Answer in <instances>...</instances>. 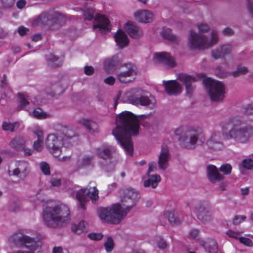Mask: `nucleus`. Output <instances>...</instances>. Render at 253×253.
<instances>
[{"label": "nucleus", "instance_id": "obj_1", "mask_svg": "<svg viewBox=\"0 0 253 253\" xmlns=\"http://www.w3.org/2000/svg\"><path fill=\"white\" fill-rule=\"evenodd\" d=\"M140 196L139 192L133 188L124 190L121 196L122 204L116 203L97 210V215L102 222L111 224L120 223L131 209L138 203Z\"/></svg>", "mask_w": 253, "mask_h": 253}, {"label": "nucleus", "instance_id": "obj_2", "mask_svg": "<svg viewBox=\"0 0 253 253\" xmlns=\"http://www.w3.org/2000/svg\"><path fill=\"white\" fill-rule=\"evenodd\" d=\"M116 127L112 133L127 155L131 156L133 149L131 135L139 132V125L137 117L127 111L120 113L116 119Z\"/></svg>", "mask_w": 253, "mask_h": 253}, {"label": "nucleus", "instance_id": "obj_3", "mask_svg": "<svg viewBox=\"0 0 253 253\" xmlns=\"http://www.w3.org/2000/svg\"><path fill=\"white\" fill-rule=\"evenodd\" d=\"M70 211L63 204L49 203L43 209L44 223L51 228H57L69 220Z\"/></svg>", "mask_w": 253, "mask_h": 253}, {"label": "nucleus", "instance_id": "obj_4", "mask_svg": "<svg viewBox=\"0 0 253 253\" xmlns=\"http://www.w3.org/2000/svg\"><path fill=\"white\" fill-rule=\"evenodd\" d=\"M76 137L71 130H68L64 136L62 140L54 134L47 135L45 141V145L47 149L55 157L59 156L62 152V147H69L74 144Z\"/></svg>", "mask_w": 253, "mask_h": 253}, {"label": "nucleus", "instance_id": "obj_5", "mask_svg": "<svg viewBox=\"0 0 253 253\" xmlns=\"http://www.w3.org/2000/svg\"><path fill=\"white\" fill-rule=\"evenodd\" d=\"M10 245L18 248H25L30 251L18 250L12 253H33L34 252L40 250L41 245L36 241L35 237H31L21 232H18L11 235L8 240Z\"/></svg>", "mask_w": 253, "mask_h": 253}, {"label": "nucleus", "instance_id": "obj_6", "mask_svg": "<svg viewBox=\"0 0 253 253\" xmlns=\"http://www.w3.org/2000/svg\"><path fill=\"white\" fill-rule=\"evenodd\" d=\"M218 40L216 31L213 30L209 36L202 34H197L191 31L188 37V45L191 49H204L217 43Z\"/></svg>", "mask_w": 253, "mask_h": 253}, {"label": "nucleus", "instance_id": "obj_7", "mask_svg": "<svg viewBox=\"0 0 253 253\" xmlns=\"http://www.w3.org/2000/svg\"><path fill=\"white\" fill-rule=\"evenodd\" d=\"M146 92L139 88H133L126 91L123 95V101L135 106H148L153 107L155 106L156 100L154 97H148Z\"/></svg>", "mask_w": 253, "mask_h": 253}, {"label": "nucleus", "instance_id": "obj_8", "mask_svg": "<svg viewBox=\"0 0 253 253\" xmlns=\"http://www.w3.org/2000/svg\"><path fill=\"white\" fill-rule=\"evenodd\" d=\"M205 138L204 131L201 128H197L187 131L184 136L179 137V141L182 148L193 149L197 146L203 145Z\"/></svg>", "mask_w": 253, "mask_h": 253}, {"label": "nucleus", "instance_id": "obj_9", "mask_svg": "<svg viewBox=\"0 0 253 253\" xmlns=\"http://www.w3.org/2000/svg\"><path fill=\"white\" fill-rule=\"evenodd\" d=\"M204 82L212 101L218 102L223 100L225 96V87L221 82L210 78H205Z\"/></svg>", "mask_w": 253, "mask_h": 253}, {"label": "nucleus", "instance_id": "obj_10", "mask_svg": "<svg viewBox=\"0 0 253 253\" xmlns=\"http://www.w3.org/2000/svg\"><path fill=\"white\" fill-rule=\"evenodd\" d=\"M65 21V18L63 15L55 12L50 15L45 13L41 14L33 22L34 25H47L49 28L54 30L58 28L59 26Z\"/></svg>", "mask_w": 253, "mask_h": 253}, {"label": "nucleus", "instance_id": "obj_11", "mask_svg": "<svg viewBox=\"0 0 253 253\" xmlns=\"http://www.w3.org/2000/svg\"><path fill=\"white\" fill-rule=\"evenodd\" d=\"M191 214H195L198 219L203 223L212 220L211 212L206 207L205 203L198 202L192 203L190 206Z\"/></svg>", "mask_w": 253, "mask_h": 253}, {"label": "nucleus", "instance_id": "obj_12", "mask_svg": "<svg viewBox=\"0 0 253 253\" xmlns=\"http://www.w3.org/2000/svg\"><path fill=\"white\" fill-rule=\"evenodd\" d=\"M76 197L80 207L85 209L88 198L92 201H96L98 199V190L94 186L89 189H82L77 191Z\"/></svg>", "mask_w": 253, "mask_h": 253}, {"label": "nucleus", "instance_id": "obj_13", "mask_svg": "<svg viewBox=\"0 0 253 253\" xmlns=\"http://www.w3.org/2000/svg\"><path fill=\"white\" fill-rule=\"evenodd\" d=\"M27 141L21 135H18L11 139L9 143V146L17 151H22L25 156H31L33 154V149L27 147Z\"/></svg>", "mask_w": 253, "mask_h": 253}, {"label": "nucleus", "instance_id": "obj_14", "mask_svg": "<svg viewBox=\"0 0 253 253\" xmlns=\"http://www.w3.org/2000/svg\"><path fill=\"white\" fill-rule=\"evenodd\" d=\"M19 104L22 108H24L26 109L29 113V115L36 119H45L46 118H48L50 117V114L46 113L43 111L42 109L40 108H37L34 109L32 111L30 110V107H28V105L30 106L32 105L33 103H30L28 100L25 98V97L22 95L20 94L19 95Z\"/></svg>", "mask_w": 253, "mask_h": 253}, {"label": "nucleus", "instance_id": "obj_15", "mask_svg": "<svg viewBox=\"0 0 253 253\" xmlns=\"http://www.w3.org/2000/svg\"><path fill=\"white\" fill-rule=\"evenodd\" d=\"M15 167L9 170L11 175L18 178V181L23 180L29 173L30 171V166L26 161H16L14 164Z\"/></svg>", "mask_w": 253, "mask_h": 253}, {"label": "nucleus", "instance_id": "obj_16", "mask_svg": "<svg viewBox=\"0 0 253 253\" xmlns=\"http://www.w3.org/2000/svg\"><path fill=\"white\" fill-rule=\"evenodd\" d=\"M153 58L154 62L161 64L169 68H172L176 65L174 58L167 52H155Z\"/></svg>", "mask_w": 253, "mask_h": 253}, {"label": "nucleus", "instance_id": "obj_17", "mask_svg": "<svg viewBox=\"0 0 253 253\" xmlns=\"http://www.w3.org/2000/svg\"><path fill=\"white\" fill-rule=\"evenodd\" d=\"M93 29L101 33L109 32L111 30V26L109 19L104 15L96 13L94 16Z\"/></svg>", "mask_w": 253, "mask_h": 253}, {"label": "nucleus", "instance_id": "obj_18", "mask_svg": "<svg viewBox=\"0 0 253 253\" xmlns=\"http://www.w3.org/2000/svg\"><path fill=\"white\" fill-rule=\"evenodd\" d=\"M207 147L213 151H221L223 148L221 141V136L219 131L214 130L211 132L210 136L206 141Z\"/></svg>", "mask_w": 253, "mask_h": 253}, {"label": "nucleus", "instance_id": "obj_19", "mask_svg": "<svg viewBox=\"0 0 253 253\" xmlns=\"http://www.w3.org/2000/svg\"><path fill=\"white\" fill-rule=\"evenodd\" d=\"M165 90L169 95H177L182 90V86L177 81H164L163 82Z\"/></svg>", "mask_w": 253, "mask_h": 253}, {"label": "nucleus", "instance_id": "obj_20", "mask_svg": "<svg viewBox=\"0 0 253 253\" xmlns=\"http://www.w3.org/2000/svg\"><path fill=\"white\" fill-rule=\"evenodd\" d=\"M122 61V56L121 54H117L106 58L104 62V68L109 73H112L120 65Z\"/></svg>", "mask_w": 253, "mask_h": 253}, {"label": "nucleus", "instance_id": "obj_21", "mask_svg": "<svg viewBox=\"0 0 253 253\" xmlns=\"http://www.w3.org/2000/svg\"><path fill=\"white\" fill-rule=\"evenodd\" d=\"M127 70L122 71L117 74V78L120 82L123 83H128L132 81L131 77L135 74V67L128 64L126 65Z\"/></svg>", "mask_w": 253, "mask_h": 253}, {"label": "nucleus", "instance_id": "obj_22", "mask_svg": "<svg viewBox=\"0 0 253 253\" xmlns=\"http://www.w3.org/2000/svg\"><path fill=\"white\" fill-rule=\"evenodd\" d=\"M124 28L129 36L133 39H139L143 35L142 30L132 22L127 21L124 25Z\"/></svg>", "mask_w": 253, "mask_h": 253}, {"label": "nucleus", "instance_id": "obj_23", "mask_svg": "<svg viewBox=\"0 0 253 253\" xmlns=\"http://www.w3.org/2000/svg\"><path fill=\"white\" fill-rule=\"evenodd\" d=\"M207 175L208 179L212 183L222 181L224 177L221 174L217 168L214 165H209L207 167Z\"/></svg>", "mask_w": 253, "mask_h": 253}, {"label": "nucleus", "instance_id": "obj_24", "mask_svg": "<svg viewBox=\"0 0 253 253\" xmlns=\"http://www.w3.org/2000/svg\"><path fill=\"white\" fill-rule=\"evenodd\" d=\"M134 16L137 21L143 23H150L154 18L153 12L148 10H138L134 13Z\"/></svg>", "mask_w": 253, "mask_h": 253}, {"label": "nucleus", "instance_id": "obj_25", "mask_svg": "<svg viewBox=\"0 0 253 253\" xmlns=\"http://www.w3.org/2000/svg\"><path fill=\"white\" fill-rule=\"evenodd\" d=\"M177 80L185 84L187 93L190 94L194 89L192 84L196 81V78L187 74H180L177 77Z\"/></svg>", "mask_w": 253, "mask_h": 253}, {"label": "nucleus", "instance_id": "obj_26", "mask_svg": "<svg viewBox=\"0 0 253 253\" xmlns=\"http://www.w3.org/2000/svg\"><path fill=\"white\" fill-rule=\"evenodd\" d=\"M161 180L160 176L159 174H153L147 173L143 177V185L144 187H151L155 188Z\"/></svg>", "mask_w": 253, "mask_h": 253}, {"label": "nucleus", "instance_id": "obj_27", "mask_svg": "<svg viewBox=\"0 0 253 253\" xmlns=\"http://www.w3.org/2000/svg\"><path fill=\"white\" fill-rule=\"evenodd\" d=\"M115 41L120 48H124L127 46L129 42V39L126 33L122 29H119L115 33Z\"/></svg>", "mask_w": 253, "mask_h": 253}, {"label": "nucleus", "instance_id": "obj_28", "mask_svg": "<svg viewBox=\"0 0 253 253\" xmlns=\"http://www.w3.org/2000/svg\"><path fill=\"white\" fill-rule=\"evenodd\" d=\"M164 218H167L169 223L173 225H177L181 223L182 221V218L179 216L177 213L174 211H166L159 217V219L161 221Z\"/></svg>", "mask_w": 253, "mask_h": 253}, {"label": "nucleus", "instance_id": "obj_29", "mask_svg": "<svg viewBox=\"0 0 253 253\" xmlns=\"http://www.w3.org/2000/svg\"><path fill=\"white\" fill-rule=\"evenodd\" d=\"M93 157L89 155H85L80 158L77 162V168L80 169H91L94 167L93 161Z\"/></svg>", "mask_w": 253, "mask_h": 253}, {"label": "nucleus", "instance_id": "obj_30", "mask_svg": "<svg viewBox=\"0 0 253 253\" xmlns=\"http://www.w3.org/2000/svg\"><path fill=\"white\" fill-rule=\"evenodd\" d=\"M169 150L167 146H163L159 158L158 165L159 169H165L168 166L169 159Z\"/></svg>", "mask_w": 253, "mask_h": 253}, {"label": "nucleus", "instance_id": "obj_31", "mask_svg": "<svg viewBox=\"0 0 253 253\" xmlns=\"http://www.w3.org/2000/svg\"><path fill=\"white\" fill-rule=\"evenodd\" d=\"M200 244L204 247L205 250L210 253H216L218 251V246L215 240L209 239L206 241H199Z\"/></svg>", "mask_w": 253, "mask_h": 253}, {"label": "nucleus", "instance_id": "obj_32", "mask_svg": "<svg viewBox=\"0 0 253 253\" xmlns=\"http://www.w3.org/2000/svg\"><path fill=\"white\" fill-rule=\"evenodd\" d=\"M79 123L86 128L87 131L90 133L97 132L98 130L97 124L94 121L88 119H81Z\"/></svg>", "mask_w": 253, "mask_h": 253}, {"label": "nucleus", "instance_id": "obj_33", "mask_svg": "<svg viewBox=\"0 0 253 253\" xmlns=\"http://www.w3.org/2000/svg\"><path fill=\"white\" fill-rule=\"evenodd\" d=\"M112 150L107 146H102L94 150V153L96 155L104 160L109 159Z\"/></svg>", "mask_w": 253, "mask_h": 253}, {"label": "nucleus", "instance_id": "obj_34", "mask_svg": "<svg viewBox=\"0 0 253 253\" xmlns=\"http://www.w3.org/2000/svg\"><path fill=\"white\" fill-rule=\"evenodd\" d=\"M231 46L230 44L223 45L220 48V51L218 50H213L212 56L215 59H218L230 53Z\"/></svg>", "mask_w": 253, "mask_h": 253}, {"label": "nucleus", "instance_id": "obj_35", "mask_svg": "<svg viewBox=\"0 0 253 253\" xmlns=\"http://www.w3.org/2000/svg\"><path fill=\"white\" fill-rule=\"evenodd\" d=\"M162 36L165 39L173 43H177L178 39L171 32V30L169 28H164L162 32Z\"/></svg>", "mask_w": 253, "mask_h": 253}, {"label": "nucleus", "instance_id": "obj_36", "mask_svg": "<svg viewBox=\"0 0 253 253\" xmlns=\"http://www.w3.org/2000/svg\"><path fill=\"white\" fill-rule=\"evenodd\" d=\"M46 59L49 65L53 67H58L62 63V61L60 59L51 53L46 55Z\"/></svg>", "mask_w": 253, "mask_h": 253}, {"label": "nucleus", "instance_id": "obj_37", "mask_svg": "<svg viewBox=\"0 0 253 253\" xmlns=\"http://www.w3.org/2000/svg\"><path fill=\"white\" fill-rule=\"evenodd\" d=\"M30 201L35 205L45 202V196L42 192H39L30 198Z\"/></svg>", "mask_w": 253, "mask_h": 253}, {"label": "nucleus", "instance_id": "obj_38", "mask_svg": "<svg viewBox=\"0 0 253 253\" xmlns=\"http://www.w3.org/2000/svg\"><path fill=\"white\" fill-rule=\"evenodd\" d=\"M86 225V222L84 221L74 224L72 226V231L76 234H81L85 231Z\"/></svg>", "mask_w": 253, "mask_h": 253}, {"label": "nucleus", "instance_id": "obj_39", "mask_svg": "<svg viewBox=\"0 0 253 253\" xmlns=\"http://www.w3.org/2000/svg\"><path fill=\"white\" fill-rule=\"evenodd\" d=\"M2 128L4 130L13 131L19 126V123L18 122L11 123L9 122H4L2 123Z\"/></svg>", "mask_w": 253, "mask_h": 253}, {"label": "nucleus", "instance_id": "obj_40", "mask_svg": "<svg viewBox=\"0 0 253 253\" xmlns=\"http://www.w3.org/2000/svg\"><path fill=\"white\" fill-rule=\"evenodd\" d=\"M104 246L105 251L107 253H110L112 251L114 247V243L111 237H108L107 238V240L104 243Z\"/></svg>", "mask_w": 253, "mask_h": 253}, {"label": "nucleus", "instance_id": "obj_41", "mask_svg": "<svg viewBox=\"0 0 253 253\" xmlns=\"http://www.w3.org/2000/svg\"><path fill=\"white\" fill-rule=\"evenodd\" d=\"M232 166L229 164H224L221 165L219 170L225 175H228L231 173Z\"/></svg>", "mask_w": 253, "mask_h": 253}, {"label": "nucleus", "instance_id": "obj_42", "mask_svg": "<svg viewBox=\"0 0 253 253\" xmlns=\"http://www.w3.org/2000/svg\"><path fill=\"white\" fill-rule=\"evenodd\" d=\"M44 147V141L43 139H37L33 143L34 149L38 152H41Z\"/></svg>", "mask_w": 253, "mask_h": 253}, {"label": "nucleus", "instance_id": "obj_43", "mask_svg": "<svg viewBox=\"0 0 253 253\" xmlns=\"http://www.w3.org/2000/svg\"><path fill=\"white\" fill-rule=\"evenodd\" d=\"M248 72V69L244 66H238L236 71L232 72L230 73V75L234 77H238L241 75L245 74Z\"/></svg>", "mask_w": 253, "mask_h": 253}, {"label": "nucleus", "instance_id": "obj_44", "mask_svg": "<svg viewBox=\"0 0 253 253\" xmlns=\"http://www.w3.org/2000/svg\"><path fill=\"white\" fill-rule=\"evenodd\" d=\"M40 169L45 175L50 174V168L49 164L45 162H41L40 164Z\"/></svg>", "mask_w": 253, "mask_h": 253}, {"label": "nucleus", "instance_id": "obj_45", "mask_svg": "<svg viewBox=\"0 0 253 253\" xmlns=\"http://www.w3.org/2000/svg\"><path fill=\"white\" fill-rule=\"evenodd\" d=\"M94 14V11L91 8H86L84 10V16L87 20H91L93 17Z\"/></svg>", "mask_w": 253, "mask_h": 253}, {"label": "nucleus", "instance_id": "obj_46", "mask_svg": "<svg viewBox=\"0 0 253 253\" xmlns=\"http://www.w3.org/2000/svg\"><path fill=\"white\" fill-rule=\"evenodd\" d=\"M33 133L37 139H43V132L40 126H35L33 129Z\"/></svg>", "mask_w": 253, "mask_h": 253}, {"label": "nucleus", "instance_id": "obj_47", "mask_svg": "<svg viewBox=\"0 0 253 253\" xmlns=\"http://www.w3.org/2000/svg\"><path fill=\"white\" fill-rule=\"evenodd\" d=\"M243 167L247 169H251L253 167V160L250 159H246L242 161Z\"/></svg>", "mask_w": 253, "mask_h": 253}, {"label": "nucleus", "instance_id": "obj_48", "mask_svg": "<svg viewBox=\"0 0 253 253\" xmlns=\"http://www.w3.org/2000/svg\"><path fill=\"white\" fill-rule=\"evenodd\" d=\"M246 219V216L245 215H236L234 217L233 222V224L235 225H238L241 223V222L244 221Z\"/></svg>", "mask_w": 253, "mask_h": 253}, {"label": "nucleus", "instance_id": "obj_49", "mask_svg": "<svg viewBox=\"0 0 253 253\" xmlns=\"http://www.w3.org/2000/svg\"><path fill=\"white\" fill-rule=\"evenodd\" d=\"M239 240L241 243L247 246L252 247L253 246V243L249 238L242 237L239 238Z\"/></svg>", "mask_w": 253, "mask_h": 253}, {"label": "nucleus", "instance_id": "obj_50", "mask_svg": "<svg viewBox=\"0 0 253 253\" xmlns=\"http://www.w3.org/2000/svg\"><path fill=\"white\" fill-rule=\"evenodd\" d=\"M197 28L199 30V33L206 32L209 31L210 27L207 24L200 23L198 24Z\"/></svg>", "mask_w": 253, "mask_h": 253}, {"label": "nucleus", "instance_id": "obj_51", "mask_svg": "<svg viewBox=\"0 0 253 253\" xmlns=\"http://www.w3.org/2000/svg\"><path fill=\"white\" fill-rule=\"evenodd\" d=\"M88 237L92 240H100L103 237V235L100 233H92L88 234Z\"/></svg>", "mask_w": 253, "mask_h": 253}, {"label": "nucleus", "instance_id": "obj_52", "mask_svg": "<svg viewBox=\"0 0 253 253\" xmlns=\"http://www.w3.org/2000/svg\"><path fill=\"white\" fill-rule=\"evenodd\" d=\"M51 185L53 187H58L61 184V179L57 177H52L51 181Z\"/></svg>", "mask_w": 253, "mask_h": 253}, {"label": "nucleus", "instance_id": "obj_53", "mask_svg": "<svg viewBox=\"0 0 253 253\" xmlns=\"http://www.w3.org/2000/svg\"><path fill=\"white\" fill-rule=\"evenodd\" d=\"M226 234L230 238L237 239L240 235V233L237 232L229 230L227 231Z\"/></svg>", "mask_w": 253, "mask_h": 253}, {"label": "nucleus", "instance_id": "obj_54", "mask_svg": "<svg viewBox=\"0 0 253 253\" xmlns=\"http://www.w3.org/2000/svg\"><path fill=\"white\" fill-rule=\"evenodd\" d=\"M157 169V164L155 162H152L149 163V168L147 173H151L152 172Z\"/></svg>", "mask_w": 253, "mask_h": 253}, {"label": "nucleus", "instance_id": "obj_55", "mask_svg": "<svg viewBox=\"0 0 253 253\" xmlns=\"http://www.w3.org/2000/svg\"><path fill=\"white\" fill-rule=\"evenodd\" d=\"M29 31V29L24 26H20L18 29V32L20 36L25 35Z\"/></svg>", "mask_w": 253, "mask_h": 253}, {"label": "nucleus", "instance_id": "obj_56", "mask_svg": "<svg viewBox=\"0 0 253 253\" xmlns=\"http://www.w3.org/2000/svg\"><path fill=\"white\" fill-rule=\"evenodd\" d=\"M157 245L159 248L162 249L166 248L167 246L166 242L163 239H160L158 240Z\"/></svg>", "mask_w": 253, "mask_h": 253}, {"label": "nucleus", "instance_id": "obj_57", "mask_svg": "<svg viewBox=\"0 0 253 253\" xmlns=\"http://www.w3.org/2000/svg\"><path fill=\"white\" fill-rule=\"evenodd\" d=\"M5 7H9L13 5L15 0H1Z\"/></svg>", "mask_w": 253, "mask_h": 253}, {"label": "nucleus", "instance_id": "obj_58", "mask_svg": "<svg viewBox=\"0 0 253 253\" xmlns=\"http://www.w3.org/2000/svg\"><path fill=\"white\" fill-rule=\"evenodd\" d=\"M94 72V69L91 66H85L84 67V73L87 75H90Z\"/></svg>", "mask_w": 253, "mask_h": 253}, {"label": "nucleus", "instance_id": "obj_59", "mask_svg": "<svg viewBox=\"0 0 253 253\" xmlns=\"http://www.w3.org/2000/svg\"><path fill=\"white\" fill-rule=\"evenodd\" d=\"M115 78L112 76L106 78L104 80V82L109 85H113L115 83Z\"/></svg>", "mask_w": 253, "mask_h": 253}, {"label": "nucleus", "instance_id": "obj_60", "mask_svg": "<svg viewBox=\"0 0 253 253\" xmlns=\"http://www.w3.org/2000/svg\"><path fill=\"white\" fill-rule=\"evenodd\" d=\"M199 234V231L197 229H192L189 232V236L191 238H196Z\"/></svg>", "mask_w": 253, "mask_h": 253}, {"label": "nucleus", "instance_id": "obj_61", "mask_svg": "<svg viewBox=\"0 0 253 253\" xmlns=\"http://www.w3.org/2000/svg\"><path fill=\"white\" fill-rule=\"evenodd\" d=\"M221 71V67H219L217 68L216 71V74L217 76L219 77L220 78H224L226 77L227 75L224 73H222Z\"/></svg>", "mask_w": 253, "mask_h": 253}, {"label": "nucleus", "instance_id": "obj_62", "mask_svg": "<svg viewBox=\"0 0 253 253\" xmlns=\"http://www.w3.org/2000/svg\"><path fill=\"white\" fill-rule=\"evenodd\" d=\"M246 113L248 115H253V104L249 105L246 107Z\"/></svg>", "mask_w": 253, "mask_h": 253}, {"label": "nucleus", "instance_id": "obj_63", "mask_svg": "<svg viewBox=\"0 0 253 253\" xmlns=\"http://www.w3.org/2000/svg\"><path fill=\"white\" fill-rule=\"evenodd\" d=\"M26 3L25 0H19L16 3V5L18 8L21 9L25 6Z\"/></svg>", "mask_w": 253, "mask_h": 253}, {"label": "nucleus", "instance_id": "obj_64", "mask_svg": "<svg viewBox=\"0 0 253 253\" xmlns=\"http://www.w3.org/2000/svg\"><path fill=\"white\" fill-rule=\"evenodd\" d=\"M52 253H64L63 249L61 247H54L52 249Z\"/></svg>", "mask_w": 253, "mask_h": 253}]
</instances>
